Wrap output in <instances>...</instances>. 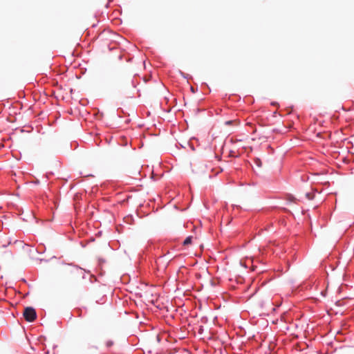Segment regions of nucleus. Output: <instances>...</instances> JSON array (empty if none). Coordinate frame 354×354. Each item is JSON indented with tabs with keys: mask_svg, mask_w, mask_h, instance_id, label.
Masks as SVG:
<instances>
[{
	"mask_svg": "<svg viewBox=\"0 0 354 354\" xmlns=\"http://www.w3.org/2000/svg\"><path fill=\"white\" fill-rule=\"evenodd\" d=\"M24 316L27 322H31L37 317L36 311L32 307H27L24 310Z\"/></svg>",
	"mask_w": 354,
	"mask_h": 354,
	"instance_id": "1",
	"label": "nucleus"
},
{
	"mask_svg": "<svg viewBox=\"0 0 354 354\" xmlns=\"http://www.w3.org/2000/svg\"><path fill=\"white\" fill-rule=\"evenodd\" d=\"M192 236H187L183 241V245H189L191 243H192Z\"/></svg>",
	"mask_w": 354,
	"mask_h": 354,
	"instance_id": "2",
	"label": "nucleus"
},
{
	"mask_svg": "<svg viewBox=\"0 0 354 354\" xmlns=\"http://www.w3.org/2000/svg\"><path fill=\"white\" fill-rule=\"evenodd\" d=\"M306 196L308 200H313L315 197V193L314 192H307L306 194Z\"/></svg>",
	"mask_w": 354,
	"mask_h": 354,
	"instance_id": "3",
	"label": "nucleus"
},
{
	"mask_svg": "<svg viewBox=\"0 0 354 354\" xmlns=\"http://www.w3.org/2000/svg\"><path fill=\"white\" fill-rule=\"evenodd\" d=\"M113 345V342L112 340H107L106 342V346L107 348H110Z\"/></svg>",
	"mask_w": 354,
	"mask_h": 354,
	"instance_id": "4",
	"label": "nucleus"
}]
</instances>
